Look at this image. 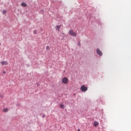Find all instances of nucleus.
<instances>
[{
    "mask_svg": "<svg viewBox=\"0 0 131 131\" xmlns=\"http://www.w3.org/2000/svg\"><path fill=\"white\" fill-rule=\"evenodd\" d=\"M80 90L81 92H86V91H88V87L85 86L84 85H82L81 86Z\"/></svg>",
    "mask_w": 131,
    "mask_h": 131,
    "instance_id": "f257e3e1",
    "label": "nucleus"
},
{
    "mask_svg": "<svg viewBox=\"0 0 131 131\" xmlns=\"http://www.w3.org/2000/svg\"><path fill=\"white\" fill-rule=\"evenodd\" d=\"M62 82L64 84H67L68 83V78L67 77H64L62 79Z\"/></svg>",
    "mask_w": 131,
    "mask_h": 131,
    "instance_id": "f03ea898",
    "label": "nucleus"
},
{
    "mask_svg": "<svg viewBox=\"0 0 131 131\" xmlns=\"http://www.w3.org/2000/svg\"><path fill=\"white\" fill-rule=\"evenodd\" d=\"M69 33L70 35H72V36H76L77 35L76 33L74 32L72 30H70Z\"/></svg>",
    "mask_w": 131,
    "mask_h": 131,
    "instance_id": "7ed1b4c3",
    "label": "nucleus"
},
{
    "mask_svg": "<svg viewBox=\"0 0 131 131\" xmlns=\"http://www.w3.org/2000/svg\"><path fill=\"white\" fill-rule=\"evenodd\" d=\"M96 53H97V54H98V55H99V56H102V55H103L102 51H101V50H100L99 49H97Z\"/></svg>",
    "mask_w": 131,
    "mask_h": 131,
    "instance_id": "20e7f679",
    "label": "nucleus"
},
{
    "mask_svg": "<svg viewBox=\"0 0 131 131\" xmlns=\"http://www.w3.org/2000/svg\"><path fill=\"white\" fill-rule=\"evenodd\" d=\"M1 65H2V66H4V65H8V64H9V63L8 62V61H2L1 62Z\"/></svg>",
    "mask_w": 131,
    "mask_h": 131,
    "instance_id": "39448f33",
    "label": "nucleus"
},
{
    "mask_svg": "<svg viewBox=\"0 0 131 131\" xmlns=\"http://www.w3.org/2000/svg\"><path fill=\"white\" fill-rule=\"evenodd\" d=\"M94 126H95V127H97V126H98V125H99V122H98L97 121H95L94 122Z\"/></svg>",
    "mask_w": 131,
    "mask_h": 131,
    "instance_id": "423d86ee",
    "label": "nucleus"
},
{
    "mask_svg": "<svg viewBox=\"0 0 131 131\" xmlns=\"http://www.w3.org/2000/svg\"><path fill=\"white\" fill-rule=\"evenodd\" d=\"M61 25H60L59 26H55V27H56V29L57 30H58V31H60V29L61 28Z\"/></svg>",
    "mask_w": 131,
    "mask_h": 131,
    "instance_id": "0eeeda50",
    "label": "nucleus"
},
{
    "mask_svg": "<svg viewBox=\"0 0 131 131\" xmlns=\"http://www.w3.org/2000/svg\"><path fill=\"white\" fill-rule=\"evenodd\" d=\"M21 6L26 8V7H27V4H26L25 3H22L21 4Z\"/></svg>",
    "mask_w": 131,
    "mask_h": 131,
    "instance_id": "6e6552de",
    "label": "nucleus"
},
{
    "mask_svg": "<svg viewBox=\"0 0 131 131\" xmlns=\"http://www.w3.org/2000/svg\"><path fill=\"white\" fill-rule=\"evenodd\" d=\"M3 112H8L9 111V109H8V108H6L3 109Z\"/></svg>",
    "mask_w": 131,
    "mask_h": 131,
    "instance_id": "1a4fd4ad",
    "label": "nucleus"
},
{
    "mask_svg": "<svg viewBox=\"0 0 131 131\" xmlns=\"http://www.w3.org/2000/svg\"><path fill=\"white\" fill-rule=\"evenodd\" d=\"M60 108H62V109H64V105L62 104H61L60 105Z\"/></svg>",
    "mask_w": 131,
    "mask_h": 131,
    "instance_id": "9d476101",
    "label": "nucleus"
},
{
    "mask_svg": "<svg viewBox=\"0 0 131 131\" xmlns=\"http://www.w3.org/2000/svg\"><path fill=\"white\" fill-rule=\"evenodd\" d=\"M46 49H47L48 51L50 50V47H49V46H47V47H46Z\"/></svg>",
    "mask_w": 131,
    "mask_h": 131,
    "instance_id": "9b49d317",
    "label": "nucleus"
},
{
    "mask_svg": "<svg viewBox=\"0 0 131 131\" xmlns=\"http://www.w3.org/2000/svg\"><path fill=\"white\" fill-rule=\"evenodd\" d=\"M33 33L34 34H36V33H37V31L36 30H34L33 31Z\"/></svg>",
    "mask_w": 131,
    "mask_h": 131,
    "instance_id": "f8f14e48",
    "label": "nucleus"
},
{
    "mask_svg": "<svg viewBox=\"0 0 131 131\" xmlns=\"http://www.w3.org/2000/svg\"><path fill=\"white\" fill-rule=\"evenodd\" d=\"M6 13H7V11H6L5 10H4L3 11V14H6Z\"/></svg>",
    "mask_w": 131,
    "mask_h": 131,
    "instance_id": "ddd939ff",
    "label": "nucleus"
},
{
    "mask_svg": "<svg viewBox=\"0 0 131 131\" xmlns=\"http://www.w3.org/2000/svg\"><path fill=\"white\" fill-rule=\"evenodd\" d=\"M78 45L79 47H80L81 45H80V41L78 42Z\"/></svg>",
    "mask_w": 131,
    "mask_h": 131,
    "instance_id": "4468645a",
    "label": "nucleus"
},
{
    "mask_svg": "<svg viewBox=\"0 0 131 131\" xmlns=\"http://www.w3.org/2000/svg\"><path fill=\"white\" fill-rule=\"evenodd\" d=\"M42 117H43V118L46 117V115L44 114L43 115H42Z\"/></svg>",
    "mask_w": 131,
    "mask_h": 131,
    "instance_id": "2eb2a0df",
    "label": "nucleus"
},
{
    "mask_svg": "<svg viewBox=\"0 0 131 131\" xmlns=\"http://www.w3.org/2000/svg\"><path fill=\"white\" fill-rule=\"evenodd\" d=\"M3 73H4V74H6V71H4Z\"/></svg>",
    "mask_w": 131,
    "mask_h": 131,
    "instance_id": "dca6fc26",
    "label": "nucleus"
},
{
    "mask_svg": "<svg viewBox=\"0 0 131 131\" xmlns=\"http://www.w3.org/2000/svg\"><path fill=\"white\" fill-rule=\"evenodd\" d=\"M78 131H80V129H78Z\"/></svg>",
    "mask_w": 131,
    "mask_h": 131,
    "instance_id": "f3484780",
    "label": "nucleus"
},
{
    "mask_svg": "<svg viewBox=\"0 0 131 131\" xmlns=\"http://www.w3.org/2000/svg\"><path fill=\"white\" fill-rule=\"evenodd\" d=\"M62 34L63 35H65V34H64V33H62Z\"/></svg>",
    "mask_w": 131,
    "mask_h": 131,
    "instance_id": "a211bd4d",
    "label": "nucleus"
},
{
    "mask_svg": "<svg viewBox=\"0 0 131 131\" xmlns=\"http://www.w3.org/2000/svg\"><path fill=\"white\" fill-rule=\"evenodd\" d=\"M0 97H3V96L0 95Z\"/></svg>",
    "mask_w": 131,
    "mask_h": 131,
    "instance_id": "6ab92c4d",
    "label": "nucleus"
}]
</instances>
